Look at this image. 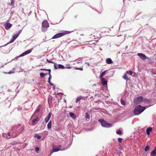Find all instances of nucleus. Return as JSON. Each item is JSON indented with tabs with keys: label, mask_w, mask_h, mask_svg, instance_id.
Segmentation results:
<instances>
[{
	"label": "nucleus",
	"mask_w": 156,
	"mask_h": 156,
	"mask_svg": "<svg viewBox=\"0 0 156 156\" xmlns=\"http://www.w3.org/2000/svg\"><path fill=\"white\" fill-rule=\"evenodd\" d=\"M58 69H65V66L62 64H59L58 65Z\"/></svg>",
	"instance_id": "nucleus-28"
},
{
	"label": "nucleus",
	"mask_w": 156,
	"mask_h": 156,
	"mask_svg": "<svg viewBox=\"0 0 156 156\" xmlns=\"http://www.w3.org/2000/svg\"><path fill=\"white\" fill-rule=\"evenodd\" d=\"M41 107V105H39L37 107V108L35 111L34 113L32 115V117L35 114H36L37 112H39L40 110V108Z\"/></svg>",
	"instance_id": "nucleus-15"
},
{
	"label": "nucleus",
	"mask_w": 156,
	"mask_h": 156,
	"mask_svg": "<svg viewBox=\"0 0 156 156\" xmlns=\"http://www.w3.org/2000/svg\"><path fill=\"white\" fill-rule=\"evenodd\" d=\"M34 137L36 138L38 140H40L41 138V136L39 135L38 134H36L34 135Z\"/></svg>",
	"instance_id": "nucleus-23"
},
{
	"label": "nucleus",
	"mask_w": 156,
	"mask_h": 156,
	"mask_svg": "<svg viewBox=\"0 0 156 156\" xmlns=\"http://www.w3.org/2000/svg\"><path fill=\"white\" fill-rule=\"evenodd\" d=\"M31 13H32V11H30L29 12V13L28 15L29 16L30 15H31Z\"/></svg>",
	"instance_id": "nucleus-52"
},
{
	"label": "nucleus",
	"mask_w": 156,
	"mask_h": 156,
	"mask_svg": "<svg viewBox=\"0 0 156 156\" xmlns=\"http://www.w3.org/2000/svg\"><path fill=\"white\" fill-rule=\"evenodd\" d=\"M22 30H19L18 32L16 34H14L13 35L12 38H11V39L10 40V41L8 42L6 44H5L3 45V46H6L8 44L11 43L13 42L17 38V37L19 36L20 34L22 32Z\"/></svg>",
	"instance_id": "nucleus-6"
},
{
	"label": "nucleus",
	"mask_w": 156,
	"mask_h": 156,
	"mask_svg": "<svg viewBox=\"0 0 156 156\" xmlns=\"http://www.w3.org/2000/svg\"><path fill=\"white\" fill-rule=\"evenodd\" d=\"M11 3L13 4L14 3V0H11Z\"/></svg>",
	"instance_id": "nucleus-47"
},
{
	"label": "nucleus",
	"mask_w": 156,
	"mask_h": 156,
	"mask_svg": "<svg viewBox=\"0 0 156 156\" xmlns=\"http://www.w3.org/2000/svg\"><path fill=\"white\" fill-rule=\"evenodd\" d=\"M137 55L140 58L143 60H145L147 58L144 54L142 53H138Z\"/></svg>",
	"instance_id": "nucleus-9"
},
{
	"label": "nucleus",
	"mask_w": 156,
	"mask_h": 156,
	"mask_svg": "<svg viewBox=\"0 0 156 156\" xmlns=\"http://www.w3.org/2000/svg\"><path fill=\"white\" fill-rule=\"evenodd\" d=\"M20 57H18V56L17 57H16L14 59V60H17L18 58H19Z\"/></svg>",
	"instance_id": "nucleus-49"
},
{
	"label": "nucleus",
	"mask_w": 156,
	"mask_h": 156,
	"mask_svg": "<svg viewBox=\"0 0 156 156\" xmlns=\"http://www.w3.org/2000/svg\"><path fill=\"white\" fill-rule=\"evenodd\" d=\"M98 122L100 123L101 126L103 127L109 128L112 126V124L107 122L105 120L101 119H98Z\"/></svg>",
	"instance_id": "nucleus-4"
},
{
	"label": "nucleus",
	"mask_w": 156,
	"mask_h": 156,
	"mask_svg": "<svg viewBox=\"0 0 156 156\" xmlns=\"http://www.w3.org/2000/svg\"><path fill=\"white\" fill-rule=\"evenodd\" d=\"M151 156H156V147L151 152L150 154Z\"/></svg>",
	"instance_id": "nucleus-18"
},
{
	"label": "nucleus",
	"mask_w": 156,
	"mask_h": 156,
	"mask_svg": "<svg viewBox=\"0 0 156 156\" xmlns=\"http://www.w3.org/2000/svg\"><path fill=\"white\" fill-rule=\"evenodd\" d=\"M45 70L48 71V75L51 74V69H45Z\"/></svg>",
	"instance_id": "nucleus-41"
},
{
	"label": "nucleus",
	"mask_w": 156,
	"mask_h": 156,
	"mask_svg": "<svg viewBox=\"0 0 156 156\" xmlns=\"http://www.w3.org/2000/svg\"><path fill=\"white\" fill-rule=\"evenodd\" d=\"M48 74V73H44V76H45L46 75H47Z\"/></svg>",
	"instance_id": "nucleus-54"
},
{
	"label": "nucleus",
	"mask_w": 156,
	"mask_h": 156,
	"mask_svg": "<svg viewBox=\"0 0 156 156\" xmlns=\"http://www.w3.org/2000/svg\"><path fill=\"white\" fill-rule=\"evenodd\" d=\"M24 129L23 126L20 124L13 127L11 130L12 136L15 137L17 136L23 131Z\"/></svg>",
	"instance_id": "nucleus-1"
},
{
	"label": "nucleus",
	"mask_w": 156,
	"mask_h": 156,
	"mask_svg": "<svg viewBox=\"0 0 156 156\" xmlns=\"http://www.w3.org/2000/svg\"><path fill=\"white\" fill-rule=\"evenodd\" d=\"M54 67L55 69H58V66L57 67V65L56 63H55L54 62Z\"/></svg>",
	"instance_id": "nucleus-39"
},
{
	"label": "nucleus",
	"mask_w": 156,
	"mask_h": 156,
	"mask_svg": "<svg viewBox=\"0 0 156 156\" xmlns=\"http://www.w3.org/2000/svg\"><path fill=\"white\" fill-rule=\"evenodd\" d=\"M144 100V97L140 96L135 98L134 100V102L135 104H137L142 102Z\"/></svg>",
	"instance_id": "nucleus-8"
},
{
	"label": "nucleus",
	"mask_w": 156,
	"mask_h": 156,
	"mask_svg": "<svg viewBox=\"0 0 156 156\" xmlns=\"http://www.w3.org/2000/svg\"><path fill=\"white\" fill-rule=\"evenodd\" d=\"M96 86V84H93V87L94 86Z\"/></svg>",
	"instance_id": "nucleus-59"
},
{
	"label": "nucleus",
	"mask_w": 156,
	"mask_h": 156,
	"mask_svg": "<svg viewBox=\"0 0 156 156\" xmlns=\"http://www.w3.org/2000/svg\"><path fill=\"white\" fill-rule=\"evenodd\" d=\"M101 81V83L104 85H107V81L105 78H100Z\"/></svg>",
	"instance_id": "nucleus-11"
},
{
	"label": "nucleus",
	"mask_w": 156,
	"mask_h": 156,
	"mask_svg": "<svg viewBox=\"0 0 156 156\" xmlns=\"http://www.w3.org/2000/svg\"><path fill=\"white\" fill-rule=\"evenodd\" d=\"M73 141V138L70 139V143L69 145L65 147L64 149L62 150L61 149V146L60 145H53L52 146V150L50 151V154L48 156H50L53 153L56 152L60 151H62L64 150H66L69 148L72 144Z\"/></svg>",
	"instance_id": "nucleus-2"
},
{
	"label": "nucleus",
	"mask_w": 156,
	"mask_h": 156,
	"mask_svg": "<svg viewBox=\"0 0 156 156\" xmlns=\"http://www.w3.org/2000/svg\"><path fill=\"white\" fill-rule=\"evenodd\" d=\"M150 147L149 145L146 146L144 148V150L145 151H148L150 149Z\"/></svg>",
	"instance_id": "nucleus-25"
},
{
	"label": "nucleus",
	"mask_w": 156,
	"mask_h": 156,
	"mask_svg": "<svg viewBox=\"0 0 156 156\" xmlns=\"http://www.w3.org/2000/svg\"><path fill=\"white\" fill-rule=\"evenodd\" d=\"M49 27V24L47 20H44L42 22V31L45 32L47 30L46 28Z\"/></svg>",
	"instance_id": "nucleus-7"
},
{
	"label": "nucleus",
	"mask_w": 156,
	"mask_h": 156,
	"mask_svg": "<svg viewBox=\"0 0 156 156\" xmlns=\"http://www.w3.org/2000/svg\"><path fill=\"white\" fill-rule=\"evenodd\" d=\"M14 11H11V12H10V15L12 16V14H13V13Z\"/></svg>",
	"instance_id": "nucleus-48"
},
{
	"label": "nucleus",
	"mask_w": 156,
	"mask_h": 156,
	"mask_svg": "<svg viewBox=\"0 0 156 156\" xmlns=\"http://www.w3.org/2000/svg\"><path fill=\"white\" fill-rule=\"evenodd\" d=\"M12 26V25L10 23H6L5 25V28L6 30H9Z\"/></svg>",
	"instance_id": "nucleus-13"
},
{
	"label": "nucleus",
	"mask_w": 156,
	"mask_h": 156,
	"mask_svg": "<svg viewBox=\"0 0 156 156\" xmlns=\"http://www.w3.org/2000/svg\"><path fill=\"white\" fill-rule=\"evenodd\" d=\"M42 134L45 137H46L48 134V132L47 131H45Z\"/></svg>",
	"instance_id": "nucleus-34"
},
{
	"label": "nucleus",
	"mask_w": 156,
	"mask_h": 156,
	"mask_svg": "<svg viewBox=\"0 0 156 156\" xmlns=\"http://www.w3.org/2000/svg\"><path fill=\"white\" fill-rule=\"evenodd\" d=\"M126 49H127L128 48V46L127 45L126 46Z\"/></svg>",
	"instance_id": "nucleus-62"
},
{
	"label": "nucleus",
	"mask_w": 156,
	"mask_h": 156,
	"mask_svg": "<svg viewBox=\"0 0 156 156\" xmlns=\"http://www.w3.org/2000/svg\"><path fill=\"white\" fill-rule=\"evenodd\" d=\"M7 135L6 138L7 139H9L10 136V133L9 132L7 133Z\"/></svg>",
	"instance_id": "nucleus-40"
},
{
	"label": "nucleus",
	"mask_w": 156,
	"mask_h": 156,
	"mask_svg": "<svg viewBox=\"0 0 156 156\" xmlns=\"http://www.w3.org/2000/svg\"><path fill=\"white\" fill-rule=\"evenodd\" d=\"M8 4L10 5H13V4L11 3H9Z\"/></svg>",
	"instance_id": "nucleus-55"
},
{
	"label": "nucleus",
	"mask_w": 156,
	"mask_h": 156,
	"mask_svg": "<svg viewBox=\"0 0 156 156\" xmlns=\"http://www.w3.org/2000/svg\"><path fill=\"white\" fill-rule=\"evenodd\" d=\"M126 72L128 73L129 74L132 76V75L133 73V72L132 71L130 70H129V71H127Z\"/></svg>",
	"instance_id": "nucleus-36"
},
{
	"label": "nucleus",
	"mask_w": 156,
	"mask_h": 156,
	"mask_svg": "<svg viewBox=\"0 0 156 156\" xmlns=\"http://www.w3.org/2000/svg\"><path fill=\"white\" fill-rule=\"evenodd\" d=\"M145 103H150L151 102V100L150 99H148L147 98L144 99L143 100Z\"/></svg>",
	"instance_id": "nucleus-22"
},
{
	"label": "nucleus",
	"mask_w": 156,
	"mask_h": 156,
	"mask_svg": "<svg viewBox=\"0 0 156 156\" xmlns=\"http://www.w3.org/2000/svg\"><path fill=\"white\" fill-rule=\"evenodd\" d=\"M49 76L48 78V83L51 86H53V83H52L51 82V74L49 75Z\"/></svg>",
	"instance_id": "nucleus-20"
},
{
	"label": "nucleus",
	"mask_w": 156,
	"mask_h": 156,
	"mask_svg": "<svg viewBox=\"0 0 156 156\" xmlns=\"http://www.w3.org/2000/svg\"><path fill=\"white\" fill-rule=\"evenodd\" d=\"M75 69H76V70H83V67H78V68L76 67L75 68Z\"/></svg>",
	"instance_id": "nucleus-37"
},
{
	"label": "nucleus",
	"mask_w": 156,
	"mask_h": 156,
	"mask_svg": "<svg viewBox=\"0 0 156 156\" xmlns=\"http://www.w3.org/2000/svg\"><path fill=\"white\" fill-rule=\"evenodd\" d=\"M39 120V118L38 116L36 117V118L34 119L32 121V123L33 125L36 124Z\"/></svg>",
	"instance_id": "nucleus-12"
},
{
	"label": "nucleus",
	"mask_w": 156,
	"mask_h": 156,
	"mask_svg": "<svg viewBox=\"0 0 156 156\" xmlns=\"http://www.w3.org/2000/svg\"><path fill=\"white\" fill-rule=\"evenodd\" d=\"M154 104L148 106H142L141 105H138L137 106H136L133 110V113L135 115H140L146 108L153 105Z\"/></svg>",
	"instance_id": "nucleus-3"
},
{
	"label": "nucleus",
	"mask_w": 156,
	"mask_h": 156,
	"mask_svg": "<svg viewBox=\"0 0 156 156\" xmlns=\"http://www.w3.org/2000/svg\"><path fill=\"white\" fill-rule=\"evenodd\" d=\"M153 129L151 127H148L146 129V132L147 135H149L150 133L152 132Z\"/></svg>",
	"instance_id": "nucleus-14"
},
{
	"label": "nucleus",
	"mask_w": 156,
	"mask_h": 156,
	"mask_svg": "<svg viewBox=\"0 0 156 156\" xmlns=\"http://www.w3.org/2000/svg\"><path fill=\"white\" fill-rule=\"evenodd\" d=\"M69 115L70 117L74 119H75L76 118V115L72 112H71L69 113Z\"/></svg>",
	"instance_id": "nucleus-17"
},
{
	"label": "nucleus",
	"mask_w": 156,
	"mask_h": 156,
	"mask_svg": "<svg viewBox=\"0 0 156 156\" xmlns=\"http://www.w3.org/2000/svg\"><path fill=\"white\" fill-rule=\"evenodd\" d=\"M25 56V55H24V54L23 53L21 54L20 55H19L18 57H22V56Z\"/></svg>",
	"instance_id": "nucleus-45"
},
{
	"label": "nucleus",
	"mask_w": 156,
	"mask_h": 156,
	"mask_svg": "<svg viewBox=\"0 0 156 156\" xmlns=\"http://www.w3.org/2000/svg\"><path fill=\"white\" fill-rule=\"evenodd\" d=\"M53 86V87H52V88H53V89L54 90L55 89V86L54 85V84H53V86Z\"/></svg>",
	"instance_id": "nucleus-50"
},
{
	"label": "nucleus",
	"mask_w": 156,
	"mask_h": 156,
	"mask_svg": "<svg viewBox=\"0 0 156 156\" xmlns=\"http://www.w3.org/2000/svg\"><path fill=\"white\" fill-rule=\"evenodd\" d=\"M106 62L108 64H111L113 63V62L110 58H108L106 59Z\"/></svg>",
	"instance_id": "nucleus-19"
},
{
	"label": "nucleus",
	"mask_w": 156,
	"mask_h": 156,
	"mask_svg": "<svg viewBox=\"0 0 156 156\" xmlns=\"http://www.w3.org/2000/svg\"><path fill=\"white\" fill-rule=\"evenodd\" d=\"M52 126V122H51V121L50 120V121H49V122H48V125H47V129H50L51 128Z\"/></svg>",
	"instance_id": "nucleus-21"
},
{
	"label": "nucleus",
	"mask_w": 156,
	"mask_h": 156,
	"mask_svg": "<svg viewBox=\"0 0 156 156\" xmlns=\"http://www.w3.org/2000/svg\"><path fill=\"white\" fill-rule=\"evenodd\" d=\"M33 50V48H31L30 49H28L26 51V52L27 54V55L30 53V52H31Z\"/></svg>",
	"instance_id": "nucleus-32"
},
{
	"label": "nucleus",
	"mask_w": 156,
	"mask_h": 156,
	"mask_svg": "<svg viewBox=\"0 0 156 156\" xmlns=\"http://www.w3.org/2000/svg\"><path fill=\"white\" fill-rule=\"evenodd\" d=\"M40 69V70H45V69Z\"/></svg>",
	"instance_id": "nucleus-56"
},
{
	"label": "nucleus",
	"mask_w": 156,
	"mask_h": 156,
	"mask_svg": "<svg viewBox=\"0 0 156 156\" xmlns=\"http://www.w3.org/2000/svg\"><path fill=\"white\" fill-rule=\"evenodd\" d=\"M64 102H66V100L65 99H64Z\"/></svg>",
	"instance_id": "nucleus-63"
},
{
	"label": "nucleus",
	"mask_w": 156,
	"mask_h": 156,
	"mask_svg": "<svg viewBox=\"0 0 156 156\" xmlns=\"http://www.w3.org/2000/svg\"><path fill=\"white\" fill-rule=\"evenodd\" d=\"M128 54V53H123L122 54V55H123V54Z\"/></svg>",
	"instance_id": "nucleus-57"
},
{
	"label": "nucleus",
	"mask_w": 156,
	"mask_h": 156,
	"mask_svg": "<svg viewBox=\"0 0 156 156\" xmlns=\"http://www.w3.org/2000/svg\"><path fill=\"white\" fill-rule=\"evenodd\" d=\"M66 143H66L65 142V143L63 144V145H66Z\"/></svg>",
	"instance_id": "nucleus-58"
},
{
	"label": "nucleus",
	"mask_w": 156,
	"mask_h": 156,
	"mask_svg": "<svg viewBox=\"0 0 156 156\" xmlns=\"http://www.w3.org/2000/svg\"><path fill=\"white\" fill-rule=\"evenodd\" d=\"M113 75V73L112 72L111 73H109L107 75L105 76V77L108 78V77H112Z\"/></svg>",
	"instance_id": "nucleus-27"
},
{
	"label": "nucleus",
	"mask_w": 156,
	"mask_h": 156,
	"mask_svg": "<svg viewBox=\"0 0 156 156\" xmlns=\"http://www.w3.org/2000/svg\"><path fill=\"white\" fill-rule=\"evenodd\" d=\"M72 68V67H71L69 66H66L65 67V69H70Z\"/></svg>",
	"instance_id": "nucleus-44"
},
{
	"label": "nucleus",
	"mask_w": 156,
	"mask_h": 156,
	"mask_svg": "<svg viewBox=\"0 0 156 156\" xmlns=\"http://www.w3.org/2000/svg\"><path fill=\"white\" fill-rule=\"evenodd\" d=\"M15 72L14 71H12V70H11V71H9V72H4V73H5V74H10L12 73H14Z\"/></svg>",
	"instance_id": "nucleus-38"
},
{
	"label": "nucleus",
	"mask_w": 156,
	"mask_h": 156,
	"mask_svg": "<svg viewBox=\"0 0 156 156\" xmlns=\"http://www.w3.org/2000/svg\"><path fill=\"white\" fill-rule=\"evenodd\" d=\"M82 98V97L81 96H79L77 98L76 100V102L78 103L79 101Z\"/></svg>",
	"instance_id": "nucleus-29"
},
{
	"label": "nucleus",
	"mask_w": 156,
	"mask_h": 156,
	"mask_svg": "<svg viewBox=\"0 0 156 156\" xmlns=\"http://www.w3.org/2000/svg\"><path fill=\"white\" fill-rule=\"evenodd\" d=\"M122 154V152L121 151H119L118 152V154Z\"/></svg>",
	"instance_id": "nucleus-51"
},
{
	"label": "nucleus",
	"mask_w": 156,
	"mask_h": 156,
	"mask_svg": "<svg viewBox=\"0 0 156 156\" xmlns=\"http://www.w3.org/2000/svg\"><path fill=\"white\" fill-rule=\"evenodd\" d=\"M123 139L122 138H119L118 139V140L119 142V143H122V140H123Z\"/></svg>",
	"instance_id": "nucleus-35"
},
{
	"label": "nucleus",
	"mask_w": 156,
	"mask_h": 156,
	"mask_svg": "<svg viewBox=\"0 0 156 156\" xmlns=\"http://www.w3.org/2000/svg\"><path fill=\"white\" fill-rule=\"evenodd\" d=\"M116 133L120 135H121L122 134V131L120 129H117L116 131Z\"/></svg>",
	"instance_id": "nucleus-26"
},
{
	"label": "nucleus",
	"mask_w": 156,
	"mask_h": 156,
	"mask_svg": "<svg viewBox=\"0 0 156 156\" xmlns=\"http://www.w3.org/2000/svg\"><path fill=\"white\" fill-rule=\"evenodd\" d=\"M51 112H49L48 115L44 119V120L45 121V123H46L49 121L50 118L51 117Z\"/></svg>",
	"instance_id": "nucleus-10"
},
{
	"label": "nucleus",
	"mask_w": 156,
	"mask_h": 156,
	"mask_svg": "<svg viewBox=\"0 0 156 156\" xmlns=\"http://www.w3.org/2000/svg\"><path fill=\"white\" fill-rule=\"evenodd\" d=\"M108 70H105L102 73H101L100 75V78H103V77L105 75V74L106 73H108Z\"/></svg>",
	"instance_id": "nucleus-16"
},
{
	"label": "nucleus",
	"mask_w": 156,
	"mask_h": 156,
	"mask_svg": "<svg viewBox=\"0 0 156 156\" xmlns=\"http://www.w3.org/2000/svg\"><path fill=\"white\" fill-rule=\"evenodd\" d=\"M123 78L124 79L126 80V81H128V80H129V78L127 77V75L126 74V73H125L124 75L123 76Z\"/></svg>",
	"instance_id": "nucleus-24"
},
{
	"label": "nucleus",
	"mask_w": 156,
	"mask_h": 156,
	"mask_svg": "<svg viewBox=\"0 0 156 156\" xmlns=\"http://www.w3.org/2000/svg\"><path fill=\"white\" fill-rule=\"evenodd\" d=\"M120 102L121 104L123 105H125L126 104L125 101L122 98L121 99Z\"/></svg>",
	"instance_id": "nucleus-31"
},
{
	"label": "nucleus",
	"mask_w": 156,
	"mask_h": 156,
	"mask_svg": "<svg viewBox=\"0 0 156 156\" xmlns=\"http://www.w3.org/2000/svg\"><path fill=\"white\" fill-rule=\"evenodd\" d=\"M77 17V15L75 16H74V17H75V18H76V17Z\"/></svg>",
	"instance_id": "nucleus-61"
},
{
	"label": "nucleus",
	"mask_w": 156,
	"mask_h": 156,
	"mask_svg": "<svg viewBox=\"0 0 156 156\" xmlns=\"http://www.w3.org/2000/svg\"><path fill=\"white\" fill-rule=\"evenodd\" d=\"M46 60H47V61L49 63H53V64L54 63V62H52L51 61H50V60L48 59H47Z\"/></svg>",
	"instance_id": "nucleus-42"
},
{
	"label": "nucleus",
	"mask_w": 156,
	"mask_h": 156,
	"mask_svg": "<svg viewBox=\"0 0 156 156\" xmlns=\"http://www.w3.org/2000/svg\"><path fill=\"white\" fill-rule=\"evenodd\" d=\"M40 150V148L38 147H36L35 148V151L36 152H38Z\"/></svg>",
	"instance_id": "nucleus-43"
},
{
	"label": "nucleus",
	"mask_w": 156,
	"mask_h": 156,
	"mask_svg": "<svg viewBox=\"0 0 156 156\" xmlns=\"http://www.w3.org/2000/svg\"><path fill=\"white\" fill-rule=\"evenodd\" d=\"M85 117L86 119H90V115L88 112H86L85 113Z\"/></svg>",
	"instance_id": "nucleus-30"
},
{
	"label": "nucleus",
	"mask_w": 156,
	"mask_h": 156,
	"mask_svg": "<svg viewBox=\"0 0 156 156\" xmlns=\"http://www.w3.org/2000/svg\"><path fill=\"white\" fill-rule=\"evenodd\" d=\"M23 53L24 54V55H27V53H26V51H24V52H23Z\"/></svg>",
	"instance_id": "nucleus-53"
},
{
	"label": "nucleus",
	"mask_w": 156,
	"mask_h": 156,
	"mask_svg": "<svg viewBox=\"0 0 156 156\" xmlns=\"http://www.w3.org/2000/svg\"><path fill=\"white\" fill-rule=\"evenodd\" d=\"M73 31H69L67 30L64 31L63 32L59 33L53 36L52 39H56L59 38L66 34H69Z\"/></svg>",
	"instance_id": "nucleus-5"
},
{
	"label": "nucleus",
	"mask_w": 156,
	"mask_h": 156,
	"mask_svg": "<svg viewBox=\"0 0 156 156\" xmlns=\"http://www.w3.org/2000/svg\"><path fill=\"white\" fill-rule=\"evenodd\" d=\"M60 93L61 94H63H63H63V93Z\"/></svg>",
	"instance_id": "nucleus-64"
},
{
	"label": "nucleus",
	"mask_w": 156,
	"mask_h": 156,
	"mask_svg": "<svg viewBox=\"0 0 156 156\" xmlns=\"http://www.w3.org/2000/svg\"><path fill=\"white\" fill-rule=\"evenodd\" d=\"M44 73L43 72H41L40 73V77L41 78H43L44 77Z\"/></svg>",
	"instance_id": "nucleus-33"
},
{
	"label": "nucleus",
	"mask_w": 156,
	"mask_h": 156,
	"mask_svg": "<svg viewBox=\"0 0 156 156\" xmlns=\"http://www.w3.org/2000/svg\"><path fill=\"white\" fill-rule=\"evenodd\" d=\"M77 127H78V126H75L74 127V128H76H76H77Z\"/></svg>",
	"instance_id": "nucleus-60"
},
{
	"label": "nucleus",
	"mask_w": 156,
	"mask_h": 156,
	"mask_svg": "<svg viewBox=\"0 0 156 156\" xmlns=\"http://www.w3.org/2000/svg\"><path fill=\"white\" fill-rule=\"evenodd\" d=\"M62 20V19L59 22H58V23H51V24H53V25H55V24H58V23H59Z\"/></svg>",
	"instance_id": "nucleus-46"
}]
</instances>
